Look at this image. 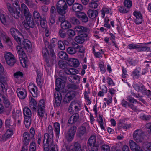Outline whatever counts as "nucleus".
<instances>
[{"instance_id":"nucleus-1","label":"nucleus","mask_w":151,"mask_h":151,"mask_svg":"<svg viewBox=\"0 0 151 151\" xmlns=\"http://www.w3.org/2000/svg\"><path fill=\"white\" fill-rule=\"evenodd\" d=\"M78 71L76 69H69L68 70H60L59 73V76L61 78H58L55 81L56 87L55 89L56 91L54 93L55 104L56 106H60L62 99V95L59 91L60 90L63 89L65 84V81L67 80V75H74L78 73Z\"/></svg>"},{"instance_id":"nucleus-2","label":"nucleus","mask_w":151,"mask_h":151,"mask_svg":"<svg viewBox=\"0 0 151 151\" xmlns=\"http://www.w3.org/2000/svg\"><path fill=\"white\" fill-rule=\"evenodd\" d=\"M20 45L17 46L16 47L17 52L18 54L19 57L22 58L25 64L27 62V58L25 57V53L24 52L22 48H24L26 50H29L30 51L31 50V44L30 41L28 39H24L22 44H18Z\"/></svg>"},{"instance_id":"nucleus-3","label":"nucleus","mask_w":151,"mask_h":151,"mask_svg":"<svg viewBox=\"0 0 151 151\" xmlns=\"http://www.w3.org/2000/svg\"><path fill=\"white\" fill-rule=\"evenodd\" d=\"M68 6L64 0H60L56 5V9L58 13L60 15L65 14L67 11Z\"/></svg>"},{"instance_id":"nucleus-4","label":"nucleus","mask_w":151,"mask_h":151,"mask_svg":"<svg viewBox=\"0 0 151 151\" xmlns=\"http://www.w3.org/2000/svg\"><path fill=\"white\" fill-rule=\"evenodd\" d=\"M6 6L8 11L15 18L18 19L21 17L20 7H19L18 9H17L9 3L6 4Z\"/></svg>"},{"instance_id":"nucleus-5","label":"nucleus","mask_w":151,"mask_h":151,"mask_svg":"<svg viewBox=\"0 0 151 151\" xmlns=\"http://www.w3.org/2000/svg\"><path fill=\"white\" fill-rule=\"evenodd\" d=\"M53 131L52 127L51 125H49L48 127L47 133H45L44 134L43 141L45 142L46 140V143H51L53 142Z\"/></svg>"},{"instance_id":"nucleus-6","label":"nucleus","mask_w":151,"mask_h":151,"mask_svg":"<svg viewBox=\"0 0 151 151\" xmlns=\"http://www.w3.org/2000/svg\"><path fill=\"white\" fill-rule=\"evenodd\" d=\"M50 56L45 57L46 65L48 67L51 66L53 64L54 60L55 58V54L53 49H51L50 50Z\"/></svg>"},{"instance_id":"nucleus-7","label":"nucleus","mask_w":151,"mask_h":151,"mask_svg":"<svg viewBox=\"0 0 151 151\" xmlns=\"http://www.w3.org/2000/svg\"><path fill=\"white\" fill-rule=\"evenodd\" d=\"M10 32L11 35L18 43L21 44V38L19 36H22V33L17 29L14 28H11L10 29Z\"/></svg>"},{"instance_id":"nucleus-8","label":"nucleus","mask_w":151,"mask_h":151,"mask_svg":"<svg viewBox=\"0 0 151 151\" xmlns=\"http://www.w3.org/2000/svg\"><path fill=\"white\" fill-rule=\"evenodd\" d=\"M134 88L137 92H140L142 94L144 95L147 94V90L145 86L142 83L139 84L135 83L133 85Z\"/></svg>"},{"instance_id":"nucleus-9","label":"nucleus","mask_w":151,"mask_h":151,"mask_svg":"<svg viewBox=\"0 0 151 151\" xmlns=\"http://www.w3.org/2000/svg\"><path fill=\"white\" fill-rule=\"evenodd\" d=\"M144 133L140 129L135 131L133 134V137L134 140L138 142H141L143 140Z\"/></svg>"},{"instance_id":"nucleus-10","label":"nucleus","mask_w":151,"mask_h":151,"mask_svg":"<svg viewBox=\"0 0 151 151\" xmlns=\"http://www.w3.org/2000/svg\"><path fill=\"white\" fill-rule=\"evenodd\" d=\"M77 127L76 126H73L70 127L66 135V138L68 141H71L73 139Z\"/></svg>"},{"instance_id":"nucleus-11","label":"nucleus","mask_w":151,"mask_h":151,"mask_svg":"<svg viewBox=\"0 0 151 151\" xmlns=\"http://www.w3.org/2000/svg\"><path fill=\"white\" fill-rule=\"evenodd\" d=\"M40 101L38 103V109L37 110V115L39 118L42 119L44 116L45 113L44 109V104Z\"/></svg>"},{"instance_id":"nucleus-12","label":"nucleus","mask_w":151,"mask_h":151,"mask_svg":"<svg viewBox=\"0 0 151 151\" xmlns=\"http://www.w3.org/2000/svg\"><path fill=\"white\" fill-rule=\"evenodd\" d=\"M134 16L135 22L137 24H139L142 22V14L140 11H134L133 13Z\"/></svg>"},{"instance_id":"nucleus-13","label":"nucleus","mask_w":151,"mask_h":151,"mask_svg":"<svg viewBox=\"0 0 151 151\" xmlns=\"http://www.w3.org/2000/svg\"><path fill=\"white\" fill-rule=\"evenodd\" d=\"M129 145L132 151H143L142 148L133 140L129 141Z\"/></svg>"},{"instance_id":"nucleus-14","label":"nucleus","mask_w":151,"mask_h":151,"mask_svg":"<svg viewBox=\"0 0 151 151\" xmlns=\"http://www.w3.org/2000/svg\"><path fill=\"white\" fill-rule=\"evenodd\" d=\"M72 47H70L67 49V52L70 54H75L77 52V49H78L79 46L77 43L73 44Z\"/></svg>"},{"instance_id":"nucleus-15","label":"nucleus","mask_w":151,"mask_h":151,"mask_svg":"<svg viewBox=\"0 0 151 151\" xmlns=\"http://www.w3.org/2000/svg\"><path fill=\"white\" fill-rule=\"evenodd\" d=\"M77 17L82 22L86 23L88 20V18L86 14L83 12H78L76 14Z\"/></svg>"},{"instance_id":"nucleus-16","label":"nucleus","mask_w":151,"mask_h":151,"mask_svg":"<svg viewBox=\"0 0 151 151\" xmlns=\"http://www.w3.org/2000/svg\"><path fill=\"white\" fill-rule=\"evenodd\" d=\"M28 89L33 97H35L37 96L38 93L37 88L35 84L30 83L28 86Z\"/></svg>"},{"instance_id":"nucleus-17","label":"nucleus","mask_w":151,"mask_h":151,"mask_svg":"<svg viewBox=\"0 0 151 151\" xmlns=\"http://www.w3.org/2000/svg\"><path fill=\"white\" fill-rule=\"evenodd\" d=\"M76 31L78 32V35H80L83 34H87L85 32H89L90 29L86 27L79 25L77 27Z\"/></svg>"},{"instance_id":"nucleus-18","label":"nucleus","mask_w":151,"mask_h":151,"mask_svg":"<svg viewBox=\"0 0 151 151\" xmlns=\"http://www.w3.org/2000/svg\"><path fill=\"white\" fill-rule=\"evenodd\" d=\"M31 136L29 134V132H24L23 134V142L24 145L27 146L29 144L30 141L33 138L30 137Z\"/></svg>"},{"instance_id":"nucleus-19","label":"nucleus","mask_w":151,"mask_h":151,"mask_svg":"<svg viewBox=\"0 0 151 151\" xmlns=\"http://www.w3.org/2000/svg\"><path fill=\"white\" fill-rule=\"evenodd\" d=\"M37 78L36 82L37 85L41 87L43 83V77L41 71L38 70H36Z\"/></svg>"},{"instance_id":"nucleus-20","label":"nucleus","mask_w":151,"mask_h":151,"mask_svg":"<svg viewBox=\"0 0 151 151\" xmlns=\"http://www.w3.org/2000/svg\"><path fill=\"white\" fill-rule=\"evenodd\" d=\"M88 36L87 34H83L78 35V36H76L75 37V40L76 42L80 44H82L85 42Z\"/></svg>"},{"instance_id":"nucleus-21","label":"nucleus","mask_w":151,"mask_h":151,"mask_svg":"<svg viewBox=\"0 0 151 151\" xmlns=\"http://www.w3.org/2000/svg\"><path fill=\"white\" fill-rule=\"evenodd\" d=\"M58 64L60 68L64 70H68L69 69H75L74 68H70L68 63L62 60L59 61Z\"/></svg>"},{"instance_id":"nucleus-22","label":"nucleus","mask_w":151,"mask_h":151,"mask_svg":"<svg viewBox=\"0 0 151 151\" xmlns=\"http://www.w3.org/2000/svg\"><path fill=\"white\" fill-rule=\"evenodd\" d=\"M17 93L19 97L22 99L25 98L27 95V92L24 89L19 88L17 90Z\"/></svg>"},{"instance_id":"nucleus-23","label":"nucleus","mask_w":151,"mask_h":151,"mask_svg":"<svg viewBox=\"0 0 151 151\" xmlns=\"http://www.w3.org/2000/svg\"><path fill=\"white\" fill-rule=\"evenodd\" d=\"M88 126L87 123H83L79 128L78 129L79 136L81 137L86 133V127Z\"/></svg>"},{"instance_id":"nucleus-24","label":"nucleus","mask_w":151,"mask_h":151,"mask_svg":"<svg viewBox=\"0 0 151 151\" xmlns=\"http://www.w3.org/2000/svg\"><path fill=\"white\" fill-rule=\"evenodd\" d=\"M75 96L73 92L67 93L63 99V102L65 103H69Z\"/></svg>"},{"instance_id":"nucleus-25","label":"nucleus","mask_w":151,"mask_h":151,"mask_svg":"<svg viewBox=\"0 0 151 151\" xmlns=\"http://www.w3.org/2000/svg\"><path fill=\"white\" fill-rule=\"evenodd\" d=\"M83 9L82 5L78 3H75L72 6V10L74 12H80V11Z\"/></svg>"},{"instance_id":"nucleus-26","label":"nucleus","mask_w":151,"mask_h":151,"mask_svg":"<svg viewBox=\"0 0 151 151\" xmlns=\"http://www.w3.org/2000/svg\"><path fill=\"white\" fill-rule=\"evenodd\" d=\"M29 105L31 109L34 111H36L37 109V108L38 109L37 102L36 100L33 98H31L30 100Z\"/></svg>"},{"instance_id":"nucleus-27","label":"nucleus","mask_w":151,"mask_h":151,"mask_svg":"<svg viewBox=\"0 0 151 151\" xmlns=\"http://www.w3.org/2000/svg\"><path fill=\"white\" fill-rule=\"evenodd\" d=\"M22 12L23 13L26 17L30 16L29 9L26 5L24 3L21 5Z\"/></svg>"},{"instance_id":"nucleus-28","label":"nucleus","mask_w":151,"mask_h":151,"mask_svg":"<svg viewBox=\"0 0 151 151\" xmlns=\"http://www.w3.org/2000/svg\"><path fill=\"white\" fill-rule=\"evenodd\" d=\"M87 14L89 18L93 19L97 16L98 12L96 10L89 9L88 11Z\"/></svg>"},{"instance_id":"nucleus-29","label":"nucleus","mask_w":151,"mask_h":151,"mask_svg":"<svg viewBox=\"0 0 151 151\" xmlns=\"http://www.w3.org/2000/svg\"><path fill=\"white\" fill-rule=\"evenodd\" d=\"M25 18L27 24L29 27L33 28L34 27L35 23L33 18H32L30 15L26 17Z\"/></svg>"},{"instance_id":"nucleus-30","label":"nucleus","mask_w":151,"mask_h":151,"mask_svg":"<svg viewBox=\"0 0 151 151\" xmlns=\"http://www.w3.org/2000/svg\"><path fill=\"white\" fill-rule=\"evenodd\" d=\"M96 136L92 135L89 138L87 142V146L96 145Z\"/></svg>"},{"instance_id":"nucleus-31","label":"nucleus","mask_w":151,"mask_h":151,"mask_svg":"<svg viewBox=\"0 0 151 151\" xmlns=\"http://www.w3.org/2000/svg\"><path fill=\"white\" fill-rule=\"evenodd\" d=\"M46 21L45 19L42 18L40 17L38 21L36 22V23L38 26L40 25L42 28H45L47 26Z\"/></svg>"},{"instance_id":"nucleus-32","label":"nucleus","mask_w":151,"mask_h":151,"mask_svg":"<svg viewBox=\"0 0 151 151\" xmlns=\"http://www.w3.org/2000/svg\"><path fill=\"white\" fill-rule=\"evenodd\" d=\"M24 123L26 128H28L30 125L31 123V116H28L24 117Z\"/></svg>"},{"instance_id":"nucleus-33","label":"nucleus","mask_w":151,"mask_h":151,"mask_svg":"<svg viewBox=\"0 0 151 151\" xmlns=\"http://www.w3.org/2000/svg\"><path fill=\"white\" fill-rule=\"evenodd\" d=\"M59 57L63 60L69 61L70 58H68L67 54L64 52L61 51L59 52L58 54Z\"/></svg>"},{"instance_id":"nucleus-34","label":"nucleus","mask_w":151,"mask_h":151,"mask_svg":"<svg viewBox=\"0 0 151 151\" xmlns=\"http://www.w3.org/2000/svg\"><path fill=\"white\" fill-rule=\"evenodd\" d=\"M70 104L73 109H74V110L76 112H78L80 110V108L81 106L80 104L76 103L75 101L72 102Z\"/></svg>"},{"instance_id":"nucleus-35","label":"nucleus","mask_w":151,"mask_h":151,"mask_svg":"<svg viewBox=\"0 0 151 151\" xmlns=\"http://www.w3.org/2000/svg\"><path fill=\"white\" fill-rule=\"evenodd\" d=\"M68 61L71 62L70 64H71L74 67H78L79 65V62L77 59L70 58L69 59Z\"/></svg>"},{"instance_id":"nucleus-36","label":"nucleus","mask_w":151,"mask_h":151,"mask_svg":"<svg viewBox=\"0 0 151 151\" xmlns=\"http://www.w3.org/2000/svg\"><path fill=\"white\" fill-rule=\"evenodd\" d=\"M61 26L62 28L64 29L70 28L71 27L70 23L66 21L61 22Z\"/></svg>"},{"instance_id":"nucleus-37","label":"nucleus","mask_w":151,"mask_h":151,"mask_svg":"<svg viewBox=\"0 0 151 151\" xmlns=\"http://www.w3.org/2000/svg\"><path fill=\"white\" fill-rule=\"evenodd\" d=\"M4 58L6 61H8L11 59L15 58L14 55L11 52H8L5 53L4 54Z\"/></svg>"},{"instance_id":"nucleus-38","label":"nucleus","mask_w":151,"mask_h":151,"mask_svg":"<svg viewBox=\"0 0 151 151\" xmlns=\"http://www.w3.org/2000/svg\"><path fill=\"white\" fill-rule=\"evenodd\" d=\"M72 150V151H82L81 145L77 142L74 144L73 148Z\"/></svg>"},{"instance_id":"nucleus-39","label":"nucleus","mask_w":151,"mask_h":151,"mask_svg":"<svg viewBox=\"0 0 151 151\" xmlns=\"http://www.w3.org/2000/svg\"><path fill=\"white\" fill-rule=\"evenodd\" d=\"M8 88V85L6 82H4L3 83L0 82V91H1L3 92Z\"/></svg>"},{"instance_id":"nucleus-40","label":"nucleus","mask_w":151,"mask_h":151,"mask_svg":"<svg viewBox=\"0 0 151 151\" xmlns=\"http://www.w3.org/2000/svg\"><path fill=\"white\" fill-rule=\"evenodd\" d=\"M23 112L25 116L24 117L27 116H31V115L32 113L30 109H29L28 107H25L24 108Z\"/></svg>"},{"instance_id":"nucleus-41","label":"nucleus","mask_w":151,"mask_h":151,"mask_svg":"<svg viewBox=\"0 0 151 151\" xmlns=\"http://www.w3.org/2000/svg\"><path fill=\"white\" fill-rule=\"evenodd\" d=\"M54 131L56 132V135L58 136L59 135L60 131L59 123L57 122L54 123Z\"/></svg>"},{"instance_id":"nucleus-42","label":"nucleus","mask_w":151,"mask_h":151,"mask_svg":"<svg viewBox=\"0 0 151 151\" xmlns=\"http://www.w3.org/2000/svg\"><path fill=\"white\" fill-rule=\"evenodd\" d=\"M140 68H137L135 69L132 73L133 77L136 78H139L140 76V75L139 74V73H140Z\"/></svg>"},{"instance_id":"nucleus-43","label":"nucleus","mask_w":151,"mask_h":151,"mask_svg":"<svg viewBox=\"0 0 151 151\" xmlns=\"http://www.w3.org/2000/svg\"><path fill=\"white\" fill-rule=\"evenodd\" d=\"M105 13L109 14H111V9L106 8H103L101 10V14L103 17H104Z\"/></svg>"},{"instance_id":"nucleus-44","label":"nucleus","mask_w":151,"mask_h":151,"mask_svg":"<svg viewBox=\"0 0 151 151\" xmlns=\"http://www.w3.org/2000/svg\"><path fill=\"white\" fill-rule=\"evenodd\" d=\"M26 4L30 8H33L35 6V4L32 0H24Z\"/></svg>"},{"instance_id":"nucleus-45","label":"nucleus","mask_w":151,"mask_h":151,"mask_svg":"<svg viewBox=\"0 0 151 151\" xmlns=\"http://www.w3.org/2000/svg\"><path fill=\"white\" fill-rule=\"evenodd\" d=\"M125 7L122 6H118V9L119 12L122 13H127L129 11V9L125 8Z\"/></svg>"},{"instance_id":"nucleus-46","label":"nucleus","mask_w":151,"mask_h":151,"mask_svg":"<svg viewBox=\"0 0 151 151\" xmlns=\"http://www.w3.org/2000/svg\"><path fill=\"white\" fill-rule=\"evenodd\" d=\"M123 3L125 6L129 9L132 5V2L131 0H125Z\"/></svg>"},{"instance_id":"nucleus-47","label":"nucleus","mask_w":151,"mask_h":151,"mask_svg":"<svg viewBox=\"0 0 151 151\" xmlns=\"http://www.w3.org/2000/svg\"><path fill=\"white\" fill-rule=\"evenodd\" d=\"M6 18V16L5 15L0 13V20L1 22L5 25L7 24Z\"/></svg>"},{"instance_id":"nucleus-48","label":"nucleus","mask_w":151,"mask_h":151,"mask_svg":"<svg viewBox=\"0 0 151 151\" xmlns=\"http://www.w3.org/2000/svg\"><path fill=\"white\" fill-rule=\"evenodd\" d=\"M57 13H50V17L49 20L50 23L52 24H54L55 22V18L56 17Z\"/></svg>"},{"instance_id":"nucleus-49","label":"nucleus","mask_w":151,"mask_h":151,"mask_svg":"<svg viewBox=\"0 0 151 151\" xmlns=\"http://www.w3.org/2000/svg\"><path fill=\"white\" fill-rule=\"evenodd\" d=\"M33 16L36 22L38 21L40 17V14L39 12L36 10L34 11L33 12Z\"/></svg>"},{"instance_id":"nucleus-50","label":"nucleus","mask_w":151,"mask_h":151,"mask_svg":"<svg viewBox=\"0 0 151 151\" xmlns=\"http://www.w3.org/2000/svg\"><path fill=\"white\" fill-rule=\"evenodd\" d=\"M139 51H149L150 48L146 46H140L139 45V47L138 48Z\"/></svg>"},{"instance_id":"nucleus-51","label":"nucleus","mask_w":151,"mask_h":151,"mask_svg":"<svg viewBox=\"0 0 151 151\" xmlns=\"http://www.w3.org/2000/svg\"><path fill=\"white\" fill-rule=\"evenodd\" d=\"M143 148L145 151H151V143H145L143 146Z\"/></svg>"},{"instance_id":"nucleus-52","label":"nucleus","mask_w":151,"mask_h":151,"mask_svg":"<svg viewBox=\"0 0 151 151\" xmlns=\"http://www.w3.org/2000/svg\"><path fill=\"white\" fill-rule=\"evenodd\" d=\"M89 151H98L99 147L96 145L88 146Z\"/></svg>"},{"instance_id":"nucleus-53","label":"nucleus","mask_w":151,"mask_h":151,"mask_svg":"<svg viewBox=\"0 0 151 151\" xmlns=\"http://www.w3.org/2000/svg\"><path fill=\"white\" fill-rule=\"evenodd\" d=\"M42 54L44 58L48 56H50V53L48 52L47 47H43L42 50Z\"/></svg>"},{"instance_id":"nucleus-54","label":"nucleus","mask_w":151,"mask_h":151,"mask_svg":"<svg viewBox=\"0 0 151 151\" xmlns=\"http://www.w3.org/2000/svg\"><path fill=\"white\" fill-rule=\"evenodd\" d=\"M104 144H105L104 142L101 138L100 137L97 138L96 143V145L99 147V145H102V146Z\"/></svg>"},{"instance_id":"nucleus-55","label":"nucleus","mask_w":151,"mask_h":151,"mask_svg":"<svg viewBox=\"0 0 151 151\" xmlns=\"http://www.w3.org/2000/svg\"><path fill=\"white\" fill-rule=\"evenodd\" d=\"M3 99V103L5 107L6 108L8 107L10 104V102L9 100L7 98L5 97H4V99Z\"/></svg>"},{"instance_id":"nucleus-56","label":"nucleus","mask_w":151,"mask_h":151,"mask_svg":"<svg viewBox=\"0 0 151 151\" xmlns=\"http://www.w3.org/2000/svg\"><path fill=\"white\" fill-rule=\"evenodd\" d=\"M101 151H110V147L106 144H104L101 147Z\"/></svg>"},{"instance_id":"nucleus-57","label":"nucleus","mask_w":151,"mask_h":151,"mask_svg":"<svg viewBox=\"0 0 151 151\" xmlns=\"http://www.w3.org/2000/svg\"><path fill=\"white\" fill-rule=\"evenodd\" d=\"M139 47V45L133 43L129 44L128 46V48L129 49H138Z\"/></svg>"},{"instance_id":"nucleus-58","label":"nucleus","mask_w":151,"mask_h":151,"mask_svg":"<svg viewBox=\"0 0 151 151\" xmlns=\"http://www.w3.org/2000/svg\"><path fill=\"white\" fill-rule=\"evenodd\" d=\"M58 45L59 48L62 50H64L65 49V46L63 42L61 40L59 41L58 42Z\"/></svg>"},{"instance_id":"nucleus-59","label":"nucleus","mask_w":151,"mask_h":151,"mask_svg":"<svg viewBox=\"0 0 151 151\" xmlns=\"http://www.w3.org/2000/svg\"><path fill=\"white\" fill-rule=\"evenodd\" d=\"M36 144L32 142L30 144L29 148V151H36Z\"/></svg>"},{"instance_id":"nucleus-60","label":"nucleus","mask_w":151,"mask_h":151,"mask_svg":"<svg viewBox=\"0 0 151 151\" xmlns=\"http://www.w3.org/2000/svg\"><path fill=\"white\" fill-rule=\"evenodd\" d=\"M43 150L44 151H49V143H46L44 141H43Z\"/></svg>"},{"instance_id":"nucleus-61","label":"nucleus","mask_w":151,"mask_h":151,"mask_svg":"<svg viewBox=\"0 0 151 151\" xmlns=\"http://www.w3.org/2000/svg\"><path fill=\"white\" fill-rule=\"evenodd\" d=\"M70 22L73 24H77L79 23L78 19L75 17H72L70 19Z\"/></svg>"},{"instance_id":"nucleus-62","label":"nucleus","mask_w":151,"mask_h":151,"mask_svg":"<svg viewBox=\"0 0 151 151\" xmlns=\"http://www.w3.org/2000/svg\"><path fill=\"white\" fill-rule=\"evenodd\" d=\"M127 100L129 103L133 104L135 102L138 103V102L137 101V100L136 99H135L134 98L131 96H128L127 97Z\"/></svg>"},{"instance_id":"nucleus-63","label":"nucleus","mask_w":151,"mask_h":151,"mask_svg":"<svg viewBox=\"0 0 151 151\" xmlns=\"http://www.w3.org/2000/svg\"><path fill=\"white\" fill-rule=\"evenodd\" d=\"M72 117V119L75 123L76 122L79 118V114L78 113H75L71 116Z\"/></svg>"},{"instance_id":"nucleus-64","label":"nucleus","mask_w":151,"mask_h":151,"mask_svg":"<svg viewBox=\"0 0 151 151\" xmlns=\"http://www.w3.org/2000/svg\"><path fill=\"white\" fill-rule=\"evenodd\" d=\"M98 5L97 2L92 1L89 3V6L91 8L95 9L97 8Z\"/></svg>"}]
</instances>
